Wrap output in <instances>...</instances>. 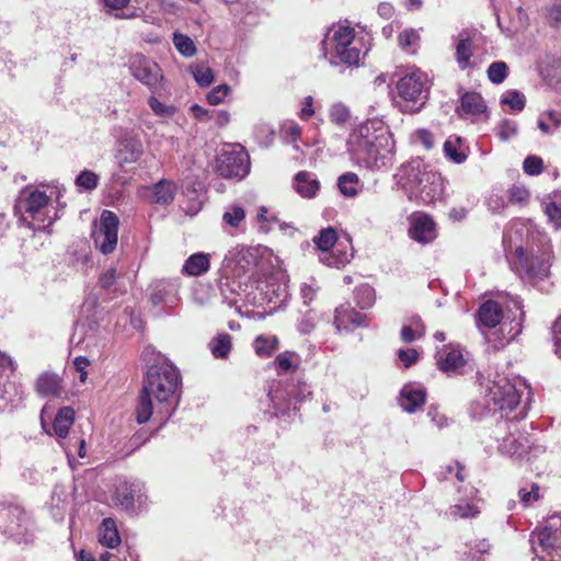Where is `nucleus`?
Returning <instances> with one entry per match:
<instances>
[{"instance_id":"obj_1","label":"nucleus","mask_w":561,"mask_h":561,"mask_svg":"<svg viewBox=\"0 0 561 561\" xmlns=\"http://www.w3.org/2000/svg\"><path fill=\"white\" fill-rule=\"evenodd\" d=\"M180 380V373L172 364L163 363L149 368L136 407L139 424L148 422L153 414L161 420L172 415Z\"/></svg>"},{"instance_id":"obj_2","label":"nucleus","mask_w":561,"mask_h":561,"mask_svg":"<svg viewBox=\"0 0 561 561\" xmlns=\"http://www.w3.org/2000/svg\"><path fill=\"white\" fill-rule=\"evenodd\" d=\"M394 140L377 118L359 124L356 142L353 144V160L366 169H380L388 165L393 158Z\"/></svg>"},{"instance_id":"obj_3","label":"nucleus","mask_w":561,"mask_h":561,"mask_svg":"<svg viewBox=\"0 0 561 561\" xmlns=\"http://www.w3.org/2000/svg\"><path fill=\"white\" fill-rule=\"evenodd\" d=\"M398 183L410 201L433 205L444 196V179L422 160L415 159L404 165Z\"/></svg>"},{"instance_id":"obj_4","label":"nucleus","mask_w":561,"mask_h":561,"mask_svg":"<svg viewBox=\"0 0 561 561\" xmlns=\"http://www.w3.org/2000/svg\"><path fill=\"white\" fill-rule=\"evenodd\" d=\"M551 260L552 247L549 241H546L538 251H528L519 245L515 249L512 267L524 279L543 280L550 275Z\"/></svg>"},{"instance_id":"obj_5","label":"nucleus","mask_w":561,"mask_h":561,"mask_svg":"<svg viewBox=\"0 0 561 561\" xmlns=\"http://www.w3.org/2000/svg\"><path fill=\"white\" fill-rule=\"evenodd\" d=\"M520 401V394L515 386L506 378L497 376L495 380H489L479 405L483 407L486 414L496 412L507 415Z\"/></svg>"},{"instance_id":"obj_6","label":"nucleus","mask_w":561,"mask_h":561,"mask_svg":"<svg viewBox=\"0 0 561 561\" xmlns=\"http://www.w3.org/2000/svg\"><path fill=\"white\" fill-rule=\"evenodd\" d=\"M534 553L539 561H561V515H553L530 535Z\"/></svg>"},{"instance_id":"obj_7","label":"nucleus","mask_w":561,"mask_h":561,"mask_svg":"<svg viewBox=\"0 0 561 561\" xmlns=\"http://www.w3.org/2000/svg\"><path fill=\"white\" fill-rule=\"evenodd\" d=\"M49 188V195L46 192L39 190H33L26 193V196L22 201V207L27 218L31 219V226L35 230H44L50 227L56 219L48 215V203L53 196L59 201L61 191L57 185H47Z\"/></svg>"},{"instance_id":"obj_8","label":"nucleus","mask_w":561,"mask_h":561,"mask_svg":"<svg viewBox=\"0 0 561 561\" xmlns=\"http://www.w3.org/2000/svg\"><path fill=\"white\" fill-rule=\"evenodd\" d=\"M351 26L345 20L343 24L332 26L322 41L323 57L331 66L351 65Z\"/></svg>"},{"instance_id":"obj_9","label":"nucleus","mask_w":561,"mask_h":561,"mask_svg":"<svg viewBox=\"0 0 561 561\" xmlns=\"http://www.w3.org/2000/svg\"><path fill=\"white\" fill-rule=\"evenodd\" d=\"M216 169L222 178L240 181L250 172V157L240 144H226L217 156Z\"/></svg>"},{"instance_id":"obj_10","label":"nucleus","mask_w":561,"mask_h":561,"mask_svg":"<svg viewBox=\"0 0 561 561\" xmlns=\"http://www.w3.org/2000/svg\"><path fill=\"white\" fill-rule=\"evenodd\" d=\"M131 76L151 93L156 94L164 90V76L160 66L152 59L141 54L133 55L128 60Z\"/></svg>"},{"instance_id":"obj_11","label":"nucleus","mask_w":561,"mask_h":561,"mask_svg":"<svg viewBox=\"0 0 561 561\" xmlns=\"http://www.w3.org/2000/svg\"><path fill=\"white\" fill-rule=\"evenodd\" d=\"M397 90L401 99L412 102L411 112H417L428 98L426 77L422 72H411L397 82Z\"/></svg>"},{"instance_id":"obj_12","label":"nucleus","mask_w":561,"mask_h":561,"mask_svg":"<svg viewBox=\"0 0 561 561\" xmlns=\"http://www.w3.org/2000/svg\"><path fill=\"white\" fill-rule=\"evenodd\" d=\"M267 396L273 409L271 412L273 416L287 413L293 405L296 409V401L301 400L298 398L296 385L284 383L280 380H273L270 383Z\"/></svg>"},{"instance_id":"obj_13","label":"nucleus","mask_w":561,"mask_h":561,"mask_svg":"<svg viewBox=\"0 0 561 561\" xmlns=\"http://www.w3.org/2000/svg\"><path fill=\"white\" fill-rule=\"evenodd\" d=\"M119 220L111 210H103L98 229L93 233L96 248L104 254L112 253L117 245Z\"/></svg>"},{"instance_id":"obj_14","label":"nucleus","mask_w":561,"mask_h":561,"mask_svg":"<svg viewBox=\"0 0 561 561\" xmlns=\"http://www.w3.org/2000/svg\"><path fill=\"white\" fill-rule=\"evenodd\" d=\"M409 236L419 243H430L437 237L436 224L425 213H414L410 216Z\"/></svg>"},{"instance_id":"obj_15","label":"nucleus","mask_w":561,"mask_h":561,"mask_svg":"<svg viewBox=\"0 0 561 561\" xmlns=\"http://www.w3.org/2000/svg\"><path fill=\"white\" fill-rule=\"evenodd\" d=\"M178 298V285L171 280L159 279L150 285V301L158 306L164 304L173 307Z\"/></svg>"},{"instance_id":"obj_16","label":"nucleus","mask_w":561,"mask_h":561,"mask_svg":"<svg viewBox=\"0 0 561 561\" xmlns=\"http://www.w3.org/2000/svg\"><path fill=\"white\" fill-rule=\"evenodd\" d=\"M436 360L439 369L448 375L460 373L466 365L461 351L451 345L439 350L436 354Z\"/></svg>"},{"instance_id":"obj_17","label":"nucleus","mask_w":561,"mask_h":561,"mask_svg":"<svg viewBox=\"0 0 561 561\" xmlns=\"http://www.w3.org/2000/svg\"><path fill=\"white\" fill-rule=\"evenodd\" d=\"M116 499L126 511H134L136 504L141 506L146 496L139 483H123L116 490Z\"/></svg>"},{"instance_id":"obj_18","label":"nucleus","mask_w":561,"mask_h":561,"mask_svg":"<svg viewBox=\"0 0 561 561\" xmlns=\"http://www.w3.org/2000/svg\"><path fill=\"white\" fill-rule=\"evenodd\" d=\"M353 42H357L359 47H353V67L364 65V59L371 48L373 37L366 31V27L357 24L353 27Z\"/></svg>"},{"instance_id":"obj_19","label":"nucleus","mask_w":561,"mask_h":561,"mask_svg":"<svg viewBox=\"0 0 561 561\" xmlns=\"http://www.w3.org/2000/svg\"><path fill=\"white\" fill-rule=\"evenodd\" d=\"M144 152L142 144L135 138H127L121 142V148L116 153L117 163L125 168L137 162Z\"/></svg>"},{"instance_id":"obj_20","label":"nucleus","mask_w":561,"mask_h":561,"mask_svg":"<svg viewBox=\"0 0 561 561\" xmlns=\"http://www.w3.org/2000/svg\"><path fill=\"white\" fill-rule=\"evenodd\" d=\"M503 320V309L494 300L484 301L478 310V323L481 327L493 329Z\"/></svg>"},{"instance_id":"obj_21","label":"nucleus","mask_w":561,"mask_h":561,"mask_svg":"<svg viewBox=\"0 0 561 561\" xmlns=\"http://www.w3.org/2000/svg\"><path fill=\"white\" fill-rule=\"evenodd\" d=\"M425 391L420 387L404 386L400 392L399 403L401 408L413 413L425 402Z\"/></svg>"},{"instance_id":"obj_22","label":"nucleus","mask_w":561,"mask_h":561,"mask_svg":"<svg viewBox=\"0 0 561 561\" xmlns=\"http://www.w3.org/2000/svg\"><path fill=\"white\" fill-rule=\"evenodd\" d=\"M210 267V254L204 252H197L190 255L183 266L182 274L188 276H201L209 271Z\"/></svg>"},{"instance_id":"obj_23","label":"nucleus","mask_w":561,"mask_h":561,"mask_svg":"<svg viewBox=\"0 0 561 561\" xmlns=\"http://www.w3.org/2000/svg\"><path fill=\"white\" fill-rule=\"evenodd\" d=\"M294 187L302 198H313L320 190V183L311 173L300 171L295 176Z\"/></svg>"},{"instance_id":"obj_24","label":"nucleus","mask_w":561,"mask_h":561,"mask_svg":"<svg viewBox=\"0 0 561 561\" xmlns=\"http://www.w3.org/2000/svg\"><path fill=\"white\" fill-rule=\"evenodd\" d=\"M486 110L483 98L477 92H466L460 98V106L457 107L459 114L478 115Z\"/></svg>"},{"instance_id":"obj_25","label":"nucleus","mask_w":561,"mask_h":561,"mask_svg":"<svg viewBox=\"0 0 561 561\" xmlns=\"http://www.w3.org/2000/svg\"><path fill=\"white\" fill-rule=\"evenodd\" d=\"M262 291L267 302L273 304L274 307H279L283 305L289 296L288 287L286 284L273 280L266 283L264 288H262Z\"/></svg>"},{"instance_id":"obj_26","label":"nucleus","mask_w":561,"mask_h":561,"mask_svg":"<svg viewBox=\"0 0 561 561\" xmlns=\"http://www.w3.org/2000/svg\"><path fill=\"white\" fill-rule=\"evenodd\" d=\"M75 421V410L70 407H65L58 411L54 419L53 430L57 437L66 438L70 426Z\"/></svg>"},{"instance_id":"obj_27","label":"nucleus","mask_w":561,"mask_h":561,"mask_svg":"<svg viewBox=\"0 0 561 561\" xmlns=\"http://www.w3.org/2000/svg\"><path fill=\"white\" fill-rule=\"evenodd\" d=\"M23 398L22 389L14 382L4 381L0 385V408L15 407Z\"/></svg>"},{"instance_id":"obj_28","label":"nucleus","mask_w":561,"mask_h":561,"mask_svg":"<svg viewBox=\"0 0 561 561\" xmlns=\"http://www.w3.org/2000/svg\"><path fill=\"white\" fill-rule=\"evenodd\" d=\"M176 185L168 180H161L152 187V202L159 205H169L173 202Z\"/></svg>"},{"instance_id":"obj_29","label":"nucleus","mask_w":561,"mask_h":561,"mask_svg":"<svg viewBox=\"0 0 561 561\" xmlns=\"http://www.w3.org/2000/svg\"><path fill=\"white\" fill-rule=\"evenodd\" d=\"M460 39L456 45V60L460 69L465 70L471 67L470 58L473 55L472 41L467 32L460 33Z\"/></svg>"},{"instance_id":"obj_30","label":"nucleus","mask_w":561,"mask_h":561,"mask_svg":"<svg viewBox=\"0 0 561 561\" xmlns=\"http://www.w3.org/2000/svg\"><path fill=\"white\" fill-rule=\"evenodd\" d=\"M61 380L57 374L43 373L36 380V390L43 396H57L60 391Z\"/></svg>"},{"instance_id":"obj_31","label":"nucleus","mask_w":561,"mask_h":561,"mask_svg":"<svg viewBox=\"0 0 561 561\" xmlns=\"http://www.w3.org/2000/svg\"><path fill=\"white\" fill-rule=\"evenodd\" d=\"M100 542L107 548H115L121 543V537L113 518H104L100 527Z\"/></svg>"},{"instance_id":"obj_32","label":"nucleus","mask_w":561,"mask_h":561,"mask_svg":"<svg viewBox=\"0 0 561 561\" xmlns=\"http://www.w3.org/2000/svg\"><path fill=\"white\" fill-rule=\"evenodd\" d=\"M208 348L215 358H227L232 348L231 336L228 333L216 335L208 343Z\"/></svg>"},{"instance_id":"obj_33","label":"nucleus","mask_w":561,"mask_h":561,"mask_svg":"<svg viewBox=\"0 0 561 561\" xmlns=\"http://www.w3.org/2000/svg\"><path fill=\"white\" fill-rule=\"evenodd\" d=\"M537 126L542 134L552 135L561 126V115L553 110L546 111L540 114Z\"/></svg>"},{"instance_id":"obj_34","label":"nucleus","mask_w":561,"mask_h":561,"mask_svg":"<svg viewBox=\"0 0 561 561\" xmlns=\"http://www.w3.org/2000/svg\"><path fill=\"white\" fill-rule=\"evenodd\" d=\"M245 221V211L239 205H229L222 214L225 228L239 229Z\"/></svg>"},{"instance_id":"obj_35","label":"nucleus","mask_w":561,"mask_h":561,"mask_svg":"<svg viewBox=\"0 0 561 561\" xmlns=\"http://www.w3.org/2000/svg\"><path fill=\"white\" fill-rule=\"evenodd\" d=\"M7 516L11 520L8 525L3 526V533L11 537L18 536L25 519V513L20 507L14 506L8 510Z\"/></svg>"},{"instance_id":"obj_36","label":"nucleus","mask_w":561,"mask_h":561,"mask_svg":"<svg viewBox=\"0 0 561 561\" xmlns=\"http://www.w3.org/2000/svg\"><path fill=\"white\" fill-rule=\"evenodd\" d=\"M336 232L333 228L328 227L313 237L312 241L318 250L322 252V254L329 252V250L335 244L336 242Z\"/></svg>"},{"instance_id":"obj_37","label":"nucleus","mask_w":561,"mask_h":561,"mask_svg":"<svg viewBox=\"0 0 561 561\" xmlns=\"http://www.w3.org/2000/svg\"><path fill=\"white\" fill-rule=\"evenodd\" d=\"M508 310L515 309L516 311H519V316H514L512 322H511V329H510V337L508 340H513L515 336H517L522 332V323L524 320V311H523V305L518 297H512L507 305Z\"/></svg>"},{"instance_id":"obj_38","label":"nucleus","mask_w":561,"mask_h":561,"mask_svg":"<svg viewBox=\"0 0 561 561\" xmlns=\"http://www.w3.org/2000/svg\"><path fill=\"white\" fill-rule=\"evenodd\" d=\"M190 72L199 87H208L214 81L213 70L203 62L192 64Z\"/></svg>"},{"instance_id":"obj_39","label":"nucleus","mask_w":561,"mask_h":561,"mask_svg":"<svg viewBox=\"0 0 561 561\" xmlns=\"http://www.w3.org/2000/svg\"><path fill=\"white\" fill-rule=\"evenodd\" d=\"M351 323V304L344 302L340 305L334 312L333 324L337 332H348V324Z\"/></svg>"},{"instance_id":"obj_40","label":"nucleus","mask_w":561,"mask_h":561,"mask_svg":"<svg viewBox=\"0 0 561 561\" xmlns=\"http://www.w3.org/2000/svg\"><path fill=\"white\" fill-rule=\"evenodd\" d=\"M448 513L453 518H474L480 514V510L477 505L463 501L450 506Z\"/></svg>"},{"instance_id":"obj_41","label":"nucleus","mask_w":561,"mask_h":561,"mask_svg":"<svg viewBox=\"0 0 561 561\" xmlns=\"http://www.w3.org/2000/svg\"><path fill=\"white\" fill-rule=\"evenodd\" d=\"M278 346L276 336H257L254 341L255 353L261 357H270Z\"/></svg>"},{"instance_id":"obj_42","label":"nucleus","mask_w":561,"mask_h":561,"mask_svg":"<svg viewBox=\"0 0 561 561\" xmlns=\"http://www.w3.org/2000/svg\"><path fill=\"white\" fill-rule=\"evenodd\" d=\"M375 298V290L371 286L362 284L356 287L354 299L360 309L364 310L373 307Z\"/></svg>"},{"instance_id":"obj_43","label":"nucleus","mask_w":561,"mask_h":561,"mask_svg":"<svg viewBox=\"0 0 561 561\" xmlns=\"http://www.w3.org/2000/svg\"><path fill=\"white\" fill-rule=\"evenodd\" d=\"M526 448L527 446L523 442H520L519 439L512 435L504 438L500 445V450L503 454L518 458L523 457V455L526 451Z\"/></svg>"},{"instance_id":"obj_44","label":"nucleus","mask_w":561,"mask_h":561,"mask_svg":"<svg viewBox=\"0 0 561 561\" xmlns=\"http://www.w3.org/2000/svg\"><path fill=\"white\" fill-rule=\"evenodd\" d=\"M173 44L178 51L185 57H192L196 53V46L193 39L182 33H173Z\"/></svg>"},{"instance_id":"obj_45","label":"nucleus","mask_w":561,"mask_h":561,"mask_svg":"<svg viewBox=\"0 0 561 561\" xmlns=\"http://www.w3.org/2000/svg\"><path fill=\"white\" fill-rule=\"evenodd\" d=\"M148 105L154 115L163 118H170L176 112L175 106L162 103L153 93L151 96L148 98Z\"/></svg>"},{"instance_id":"obj_46","label":"nucleus","mask_w":561,"mask_h":561,"mask_svg":"<svg viewBox=\"0 0 561 561\" xmlns=\"http://www.w3.org/2000/svg\"><path fill=\"white\" fill-rule=\"evenodd\" d=\"M486 73L492 83L500 84L506 79L508 67L504 61H494L489 66Z\"/></svg>"},{"instance_id":"obj_47","label":"nucleus","mask_w":561,"mask_h":561,"mask_svg":"<svg viewBox=\"0 0 561 561\" xmlns=\"http://www.w3.org/2000/svg\"><path fill=\"white\" fill-rule=\"evenodd\" d=\"M330 119L337 126H345L350 119L348 107L341 102L334 103L330 110Z\"/></svg>"},{"instance_id":"obj_48","label":"nucleus","mask_w":561,"mask_h":561,"mask_svg":"<svg viewBox=\"0 0 561 561\" xmlns=\"http://www.w3.org/2000/svg\"><path fill=\"white\" fill-rule=\"evenodd\" d=\"M319 260L324 265H328L330 267H334L337 270L343 268L348 263V256L345 252H340V253L327 252L324 254H321L319 256Z\"/></svg>"},{"instance_id":"obj_49","label":"nucleus","mask_w":561,"mask_h":561,"mask_svg":"<svg viewBox=\"0 0 561 561\" xmlns=\"http://www.w3.org/2000/svg\"><path fill=\"white\" fill-rule=\"evenodd\" d=\"M459 142L460 138L457 137L455 139L448 138L444 144L445 156L456 163H462L467 159L465 153L458 151Z\"/></svg>"},{"instance_id":"obj_50","label":"nucleus","mask_w":561,"mask_h":561,"mask_svg":"<svg viewBox=\"0 0 561 561\" xmlns=\"http://www.w3.org/2000/svg\"><path fill=\"white\" fill-rule=\"evenodd\" d=\"M501 102L517 112L523 111L526 104L525 96L517 90L507 91Z\"/></svg>"},{"instance_id":"obj_51","label":"nucleus","mask_w":561,"mask_h":561,"mask_svg":"<svg viewBox=\"0 0 561 561\" xmlns=\"http://www.w3.org/2000/svg\"><path fill=\"white\" fill-rule=\"evenodd\" d=\"M99 184V176L89 170L80 172L76 178V185L87 191L94 190Z\"/></svg>"},{"instance_id":"obj_52","label":"nucleus","mask_w":561,"mask_h":561,"mask_svg":"<svg viewBox=\"0 0 561 561\" xmlns=\"http://www.w3.org/2000/svg\"><path fill=\"white\" fill-rule=\"evenodd\" d=\"M117 280V271L116 267L112 266L107 268L99 279L100 286L107 293L115 290V284Z\"/></svg>"},{"instance_id":"obj_53","label":"nucleus","mask_w":561,"mask_h":561,"mask_svg":"<svg viewBox=\"0 0 561 561\" xmlns=\"http://www.w3.org/2000/svg\"><path fill=\"white\" fill-rule=\"evenodd\" d=\"M523 169L528 175H539L543 169V161L538 156H528L524 160Z\"/></svg>"},{"instance_id":"obj_54","label":"nucleus","mask_w":561,"mask_h":561,"mask_svg":"<svg viewBox=\"0 0 561 561\" xmlns=\"http://www.w3.org/2000/svg\"><path fill=\"white\" fill-rule=\"evenodd\" d=\"M517 134V124L511 119H503L497 126L499 137L506 141Z\"/></svg>"},{"instance_id":"obj_55","label":"nucleus","mask_w":561,"mask_h":561,"mask_svg":"<svg viewBox=\"0 0 561 561\" xmlns=\"http://www.w3.org/2000/svg\"><path fill=\"white\" fill-rule=\"evenodd\" d=\"M546 215L557 229H561V203L551 202L546 205Z\"/></svg>"},{"instance_id":"obj_56","label":"nucleus","mask_w":561,"mask_h":561,"mask_svg":"<svg viewBox=\"0 0 561 561\" xmlns=\"http://www.w3.org/2000/svg\"><path fill=\"white\" fill-rule=\"evenodd\" d=\"M518 496L524 506L530 505L539 499V485L537 483H533L529 491L527 489H520L518 491Z\"/></svg>"},{"instance_id":"obj_57","label":"nucleus","mask_w":561,"mask_h":561,"mask_svg":"<svg viewBox=\"0 0 561 561\" xmlns=\"http://www.w3.org/2000/svg\"><path fill=\"white\" fill-rule=\"evenodd\" d=\"M399 44L403 48L415 46L420 42V35L415 30H404L399 35Z\"/></svg>"},{"instance_id":"obj_58","label":"nucleus","mask_w":561,"mask_h":561,"mask_svg":"<svg viewBox=\"0 0 561 561\" xmlns=\"http://www.w3.org/2000/svg\"><path fill=\"white\" fill-rule=\"evenodd\" d=\"M294 356H295L294 353H290V352H285V353L279 354L274 362L277 370L279 373H287V371L291 370L294 367V364L291 360Z\"/></svg>"},{"instance_id":"obj_59","label":"nucleus","mask_w":561,"mask_h":561,"mask_svg":"<svg viewBox=\"0 0 561 561\" xmlns=\"http://www.w3.org/2000/svg\"><path fill=\"white\" fill-rule=\"evenodd\" d=\"M229 91H230L229 85L220 84V85L216 87L215 89H213L208 93L207 100L210 104L217 105L224 101V99L227 96Z\"/></svg>"},{"instance_id":"obj_60","label":"nucleus","mask_w":561,"mask_h":561,"mask_svg":"<svg viewBox=\"0 0 561 561\" xmlns=\"http://www.w3.org/2000/svg\"><path fill=\"white\" fill-rule=\"evenodd\" d=\"M398 358L403 363L404 367L414 365L419 359V353L414 348L399 350Z\"/></svg>"},{"instance_id":"obj_61","label":"nucleus","mask_w":561,"mask_h":561,"mask_svg":"<svg viewBox=\"0 0 561 561\" xmlns=\"http://www.w3.org/2000/svg\"><path fill=\"white\" fill-rule=\"evenodd\" d=\"M318 293V287L311 283H304L300 287V296L305 305H309L313 301Z\"/></svg>"},{"instance_id":"obj_62","label":"nucleus","mask_w":561,"mask_h":561,"mask_svg":"<svg viewBox=\"0 0 561 561\" xmlns=\"http://www.w3.org/2000/svg\"><path fill=\"white\" fill-rule=\"evenodd\" d=\"M90 365V360L84 356H78L73 360V366L78 373H80V381L84 382L88 376L87 367Z\"/></svg>"},{"instance_id":"obj_63","label":"nucleus","mask_w":561,"mask_h":561,"mask_svg":"<svg viewBox=\"0 0 561 561\" xmlns=\"http://www.w3.org/2000/svg\"><path fill=\"white\" fill-rule=\"evenodd\" d=\"M400 337L404 343H411L421 336H419V332L412 325H403Z\"/></svg>"},{"instance_id":"obj_64","label":"nucleus","mask_w":561,"mask_h":561,"mask_svg":"<svg viewBox=\"0 0 561 561\" xmlns=\"http://www.w3.org/2000/svg\"><path fill=\"white\" fill-rule=\"evenodd\" d=\"M553 340L556 354L561 358V317L558 318L553 324Z\"/></svg>"}]
</instances>
